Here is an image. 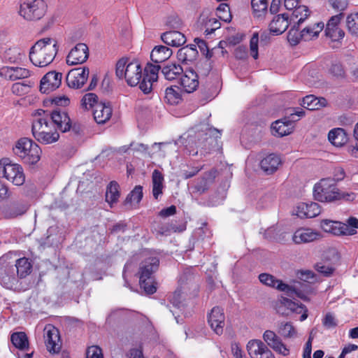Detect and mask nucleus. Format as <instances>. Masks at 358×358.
<instances>
[{
	"label": "nucleus",
	"mask_w": 358,
	"mask_h": 358,
	"mask_svg": "<svg viewBox=\"0 0 358 358\" xmlns=\"http://www.w3.org/2000/svg\"><path fill=\"white\" fill-rule=\"evenodd\" d=\"M198 51L195 45H189L179 49L177 53L178 59L183 65H191L196 59Z\"/></svg>",
	"instance_id": "28"
},
{
	"label": "nucleus",
	"mask_w": 358,
	"mask_h": 358,
	"mask_svg": "<svg viewBox=\"0 0 358 358\" xmlns=\"http://www.w3.org/2000/svg\"><path fill=\"white\" fill-rule=\"evenodd\" d=\"M217 16L224 22H230L231 15L229 11V7L227 3H221L217 8Z\"/></svg>",
	"instance_id": "54"
},
{
	"label": "nucleus",
	"mask_w": 358,
	"mask_h": 358,
	"mask_svg": "<svg viewBox=\"0 0 358 358\" xmlns=\"http://www.w3.org/2000/svg\"><path fill=\"white\" fill-rule=\"evenodd\" d=\"M160 69H126V81L129 86L139 85L145 94L151 92L152 83L157 80Z\"/></svg>",
	"instance_id": "4"
},
{
	"label": "nucleus",
	"mask_w": 358,
	"mask_h": 358,
	"mask_svg": "<svg viewBox=\"0 0 358 358\" xmlns=\"http://www.w3.org/2000/svg\"><path fill=\"white\" fill-rule=\"evenodd\" d=\"M0 173L15 185L20 186L25 182V175L22 166L13 163L8 158L0 161Z\"/></svg>",
	"instance_id": "9"
},
{
	"label": "nucleus",
	"mask_w": 358,
	"mask_h": 358,
	"mask_svg": "<svg viewBox=\"0 0 358 358\" xmlns=\"http://www.w3.org/2000/svg\"><path fill=\"white\" fill-rule=\"evenodd\" d=\"M45 345L51 353L58 352L60 350L59 336L57 329H48L45 336Z\"/></svg>",
	"instance_id": "32"
},
{
	"label": "nucleus",
	"mask_w": 358,
	"mask_h": 358,
	"mask_svg": "<svg viewBox=\"0 0 358 358\" xmlns=\"http://www.w3.org/2000/svg\"><path fill=\"white\" fill-rule=\"evenodd\" d=\"M164 176L158 170H155L152 173V194L155 199L162 194Z\"/></svg>",
	"instance_id": "42"
},
{
	"label": "nucleus",
	"mask_w": 358,
	"mask_h": 358,
	"mask_svg": "<svg viewBox=\"0 0 358 358\" xmlns=\"http://www.w3.org/2000/svg\"><path fill=\"white\" fill-rule=\"evenodd\" d=\"M165 101L170 105H177L182 101V90L177 86H171L165 90Z\"/></svg>",
	"instance_id": "36"
},
{
	"label": "nucleus",
	"mask_w": 358,
	"mask_h": 358,
	"mask_svg": "<svg viewBox=\"0 0 358 358\" xmlns=\"http://www.w3.org/2000/svg\"><path fill=\"white\" fill-rule=\"evenodd\" d=\"M289 16L287 14H281L275 16L269 24V31L274 35L282 34L289 26Z\"/></svg>",
	"instance_id": "29"
},
{
	"label": "nucleus",
	"mask_w": 358,
	"mask_h": 358,
	"mask_svg": "<svg viewBox=\"0 0 358 358\" xmlns=\"http://www.w3.org/2000/svg\"><path fill=\"white\" fill-rule=\"evenodd\" d=\"M181 229L180 231H182ZM178 228L173 222L166 223H157L153 226L152 231L155 234L156 236H169L171 232H176Z\"/></svg>",
	"instance_id": "40"
},
{
	"label": "nucleus",
	"mask_w": 358,
	"mask_h": 358,
	"mask_svg": "<svg viewBox=\"0 0 358 358\" xmlns=\"http://www.w3.org/2000/svg\"><path fill=\"white\" fill-rule=\"evenodd\" d=\"M15 268V273L19 278H24L31 273L32 264L29 259L22 257L18 259L15 264H13Z\"/></svg>",
	"instance_id": "34"
},
{
	"label": "nucleus",
	"mask_w": 358,
	"mask_h": 358,
	"mask_svg": "<svg viewBox=\"0 0 358 358\" xmlns=\"http://www.w3.org/2000/svg\"><path fill=\"white\" fill-rule=\"evenodd\" d=\"M275 308L276 312L282 315L288 316L292 313L301 314L303 304L299 303L298 302L294 301L287 297L281 296L275 302Z\"/></svg>",
	"instance_id": "12"
},
{
	"label": "nucleus",
	"mask_w": 358,
	"mask_h": 358,
	"mask_svg": "<svg viewBox=\"0 0 358 358\" xmlns=\"http://www.w3.org/2000/svg\"><path fill=\"white\" fill-rule=\"evenodd\" d=\"M329 141L335 146L340 147L347 141L345 131L342 128L331 129L328 134Z\"/></svg>",
	"instance_id": "39"
},
{
	"label": "nucleus",
	"mask_w": 358,
	"mask_h": 358,
	"mask_svg": "<svg viewBox=\"0 0 358 358\" xmlns=\"http://www.w3.org/2000/svg\"><path fill=\"white\" fill-rule=\"evenodd\" d=\"M301 106L309 110H319L327 104V101L323 97L317 98L314 95H307L303 98Z\"/></svg>",
	"instance_id": "33"
},
{
	"label": "nucleus",
	"mask_w": 358,
	"mask_h": 358,
	"mask_svg": "<svg viewBox=\"0 0 358 358\" xmlns=\"http://www.w3.org/2000/svg\"><path fill=\"white\" fill-rule=\"evenodd\" d=\"M220 136L221 131L208 124H201L196 127L194 135L189 134L188 143H194L203 155L210 152L217 145V138Z\"/></svg>",
	"instance_id": "2"
},
{
	"label": "nucleus",
	"mask_w": 358,
	"mask_h": 358,
	"mask_svg": "<svg viewBox=\"0 0 358 358\" xmlns=\"http://www.w3.org/2000/svg\"><path fill=\"white\" fill-rule=\"evenodd\" d=\"M259 280L262 284L275 288L280 292H284L286 294H290L294 291L289 285L284 283L282 280L275 278L273 275L268 273H261L259 275Z\"/></svg>",
	"instance_id": "23"
},
{
	"label": "nucleus",
	"mask_w": 358,
	"mask_h": 358,
	"mask_svg": "<svg viewBox=\"0 0 358 358\" xmlns=\"http://www.w3.org/2000/svg\"><path fill=\"white\" fill-rule=\"evenodd\" d=\"M320 227L324 231L331 233L334 235H353L356 231L349 228L345 223L341 222L332 221L330 220H323L320 222Z\"/></svg>",
	"instance_id": "14"
},
{
	"label": "nucleus",
	"mask_w": 358,
	"mask_h": 358,
	"mask_svg": "<svg viewBox=\"0 0 358 358\" xmlns=\"http://www.w3.org/2000/svg\"><path fill=\"white\" fill-rule=\"evenodd\" d=\"M179 83L187 93H192L199 87L198 75L193 69H187L180 77Z\"/></svg>",
	"instance_id": "22"
},
{
	"label": "nucleus",
	"mask_w": 358,
	"mask_h": 358,
	"mask_svg": "<svg viewBox=\"0 0 358 358\" xmlns=\"http://www.w3.org/2000/svg\"><path fill=\"white\" fill-rule=\"evenodd\" d=\"M315 200L320 202H331L341 199L335 182L331 178H323L313 188Z\"/></svg>",
	"instance_id": "7"
},
{
	"label": "nucleus",
	"mask_w": 358,
	"mask_h": 358,
	"mask_svg": "<svg viewBox=\"0 0 358 358\" xmlns=\"http://www.w3.org/2000/svg\"><path fill=\"white\" fill-rule=\"evenodd\" d=\"M176 207L172 205L168 208H163L162 210H161L159 213V215L162 217H167L173 215L174 214H176Z\"/></svg>",
	"instance_id": "63"
},
{
	"label": "nucleus",
	"mask_w": 358,
	"mask_h": 358,
	"mask_svg": "<svg viewBox=\"0 0 358 358\" xmlns=\"http://www.w3.org/2000/svg\"><path fill=\"white\" fill-rule=\"evenodd\" d=\"M58 51L57 41L50 38L38 40L30 49L29 59L36 67H46Z\"/></svg>",
	"instance_id": "1"
},
{
	"label": "nucleus",
	"mask_w": 358,
	"mask_h": 358,
	"mask_svg": "<svg viewBox=\"0 0 358 358\" xmlns=\"http://www.w3.org/2000/svg\"><path fill=\"white\" fill-rule=\"evenodd\" d=\"M347 29L352 35L358 36V13H351L346 18Z\"/></svg>",
	"instance_id": "48"
},
{
	"label": "nucleus",
	"mask_w": 358,
	"mask_h": 358,
	"mask_svg": "<svg viewBox=\"0 0 358 358\" xmlns=\"http://www.w3.org/2000/svg\"><path fill=\"white\" fill-rule=\"evenodd\" d=\"M278 333L284 338H292L296 335V331L292 324L287 322L280 323Z\"/></svg>",
	"instance_id": "50"
},
{
	"label": "nucleus",
	"mask_w": 358,
	"mask_h": 358,
	"mask_svg": "<svg viewBox=\"0 0 358 358\" xmlns=\"http://www.w3.org/2000/svg\"><path fill=\"white\" fill-rule=\"evenodd\" d=\"M188 169L181 170V176L183 179H189L196 176L201 170V167L199 166H187Z\"/></svg>",
	"instance_id": "58"
},
{
	"label": "nucleus",
	"mask_w": 358,
	"mask_h": 358,
	"mask_svg": "<svg viewBox=\"0 0 358 358\" xmlns=\"http://www.w3.org/2000/svg\"><path fill=\"white\" fill-rule=\"evenodd\" d=\"M89 69H71L66 76L68 86L73 89L81 88L89 76Z\"/></svg>",
	"instance_id": "18"
},
{
	"label": "nucleus",
	"mask_w": 358,
	"mask_h": 358,
	"mask_svg": "<svg viewBox=\"0 0 358 358\" xmlns=\"http://www.w3.org/2000/svg\"><path fill=\"white\" fill-rule=\"evenodd\" d=\"M50 115L51 124L55 126V129L63 133L70 131L71 118L65 110L57 108L51 111Z\"/></svg>",
	"instance_id": "15"
},
{
	"label": "nucleus",
	"mask_w": 358,
	"mask_h": 358,
	"mask_svg": "<svg viewBox=\"0 0 358 358\" xmlns=\"http://www.w3.org/2000/svg\"><path fill=\"white\" fill-rule=\"evenodd\" d=\"M47 8L44 0H22L20 5L19 14L28 21L38 20L45 15Z\"/></svg>",
	"instance_id": "8"
},
{
	"label": "nucleus",
	"mask_w": 358,
	"mask_h": 358,
	"mask_svg": "<svg viewBox=\"0 0 358 358\" xmlns=\"http://www.w3.org/2000/svg\"><path fill=\"white\" fill-rule=\"evenodd\" d=\"M334 178L331 179L334 182L336 181H341L344 179L345 176V171L341 167H335L333 172Z\"/></svg>",
	"instance_id": "62"
},
{
	"label": "nucleus",
	"mask_w": 358,
	"mask_h": 358,
	"mask_svg": "<svg viewBox=\"0 0 358 358\" xmlns=\"http://www.w3.org/2000/svg\"><path fill=\"white\" fill-rule=\"evenodd\" d=\"M89 57L88 47L85 43H78L71 50L66 57V64L69 66L82 64Z\"/></svg>",
	"instance_id": "17"
},
{
	"label": "nucleus",
	"mask_w": 358,
	"mask_h": 358,
	"mask_svg": "<svg viewBox=\"0 0 358 358\" xmlns=\"http://www.w3.org/2000/svg\"><path fill=\"white\" fill-rule=\"evenodd\" d=\"M322 324L327 329L336 327L337 326V322L334 315L331 313H327L322 320Z\"/></svg>",
	"instance_id": "59"
},
{
	"label": "nucleus",
	"mask_w": 358,
	"mask_h": 358,
	"mask_svg": "<svg viewBox=\"0 0 358 358\" xmlns=\"http://www.w3.org/2000/svg\"><path fill=\"white\" fill-rule=\"evenodd\" d=\"M13 345L20 350L29 349V340L24 332H15L10 336Z\"/></svg>",
	"instance_id": "43"
},
{
	"label": "nucleus",
	"mask_w": 358,
	"mask_h": 358,
	"mask_svg": "<svg viewBox=\"0 0 358 358\" xmlns=\"http://www.w3.org/2000/svg\"><path fill=\"white\" fill-rule=\"evenodd\" d=\"M343 16V13H338L331 16L327 23L325 34L334 41H340L345 36L344 31L338 27Z\"/></svg>",
	"instance_id": "13"
},
{
	"label": "nucleus",
	"mask_w": 358,
	"mask_h": 358,
	"mask_svg": "<svg viewBox=\"0 0 358 358\" xmlns=\"http://www.w3.org/2000/svg\"><path fill=\"white\" fill-rule=\"evenodd\" d=\"M264 341L276 352L287 356L289 354V350L283 344L280 338L271 330H266L263 334Z\"/></svg>",
	"instance_id": "21"
},
{
	"label": "nucleus",
	"mask_w": 358,
	"mask_h": 358,
	"mask_svg": "<svg viewBox=\"0 0 358 358\" xmlns=\"http://www.w3.org/2000/svg\"><path fill=\"white\" fill-rule=\"evenodd\" d=\"M161 38L164 43L173 47H179L186 42L185 35L182 32L176 30L163 33Z\"/></svg>",
	"instance_id": "30"
},
{
	"label": "nucleus",
	"mask_w": 358,
	"mask_h": 358,
	"mask_svg": "<svg viewBox=\"0 0 358 358\" xmlns=\"http://www.w3.org/2000/svg\"><path fill=\"white\" fill-rule=\"evenodd\" d=\"M304 115L305 111L302 108H297L295 109V112L291 113L288 117L291 120V122L294 124V122H297L300 117H303Z\"/></svg>",
	"instance_id": "64"
},
{
	"label": "nucleus",
	"mask_w": 358,
	"mask_h": 358,
	"mask_svg": "<svg viewBox=\"0 0 358 358\" xmlns=\"http://www.w3.org/2000/svg\"><path fill=\"white\" fill-rule=\"evenodd\" d=\"M315 268L317 272L326 277L330 276L334 271L332 266L324 265L322 262L317 263L315 266Z\"/></svg>",
	"instance_id": "56"
},
{
	"label": "nucleus",
	"mask_w": 358,
	"mask_h": 358,
	"mask_svg": "<svg viewBox=\"0 0 358 358\" xmlns=\"http://www.w3.org/2000/svg\"><path fill=\"white\" fill-rule=\"evenodd\" d=\"M164 78L168 80H178L182 76L183 69H161Z\"/></svg>",
	"instance_id": "52"
},
{
	"label": "nucleus",
	"mask_w": 358,
	"mask_h": 358,
	"mask_svg": "<svg viewBox=\"0 0 358 358\" xmlns=\"http://www.w3.org/2000/svg\"><path fill=\"white\" fill-rule=\"evenodd\" d=\"M321 237L320 233L309 228H301L297 229L292 236V240L296 244H302L313 242Z\"/></svg>",
	"instance_id": "24"
},
{
	"label": "nucleus",
	"mask_w": 358,
	"mask_h": 358,
	"mask_svg": "<svg viewBox=\"0 0 358 358\" xmlns=\"http://www.w3.org/2000/svg\"><path fill=\"white\" fill-rule=\"evenodd\" d=\"M41 123L32 122L31 131L35 139L43 144H50L57 141L59 138V134L56 129L51 131H44L41 129Z\"/></svg>",
	"instance_id": "19"
},
{
	"label": "nucleus",
	"mask_w": 358,
	"mask_h": 358,
	"mask_svg": "<svg viewBox=\"0 0 358 358\" xmlns=\"http://www.w3.org/2000/svg\"><path fill=\"white\" fill-rule=\"evenodd\" d=\"M130 148L134 152L143 154L148 153V145L141 143H131L130 144Z\"/></svg>",
	"instance_id": "61"
},
{
	"label": "nucleus",
	"mask_w": 358,
	"mask_h": 358,
	"mask_svg": "<svg viewBox=\"0 0 358 358\" xmlns=\"http://www.w3.org/2000/svg\"><path fill=\"white\" fill-rule=\"evenodd\" d=\"M97 103H100L98 102V96L94 93L86 94L81 100V106L85 109L95 108V105Z\"/></svg>",
	"instance_id": "51"
},
{
	"label": "nucleus",
	"mask_w": 358,
	"mask_h": 358,
	"mask_svg": "<svg viewBox=\"0 0 358 358\" xmlns=\"http://www.w3.org/2000/svg\"><path fill=\"white\" fill-rule=\"evenodd\" d=\"M17 282L13 264L3 256L0 257V284L6 289H13Z\"/></svg>",
	"instance_id": "10"
},
{
	"label": "nucleus",
	"mask_w": 358,
	"mask_h": 358,
	"mask_svg": "<svg viewBox=\"0 0 358 358\" xmlns=\"http://www.w3.org/2000/svg\"><path fill=\"white\" fill-rule=\"evenodd\" d=\"M321 212L320 206L315 202L301 203L296 209V215L301 218H311L317 216Z\"/></svg>",
	"instance_id": "25"
},
{
	"label": "nucleus",
	"mask_w": 358,
	"mask_h": 358,
	"mask_svg": "<svg viewBox=\"0 0 358 358\" xmlns=\"http://www.w3.org/2000/svg\"><path fill=\"white\" fill-rule=\"evenodd\" d=\"M194 42L200 49L201 52L205 55L207 58H210L213 54L221 53L223 55L224 53L226 52V51L224 50V47L222 45L224 43L222 41H220L219 43V46L213 48L211 52L209 50L205 41L196 38L194 39Z\"/></svg>",
	"instance_id": "38"
},
{
	"label": "nucleus",
	"mask_w": 358,
	"mask_h": 358,
	"mask_svg": "<svg viewBox=\"0 0 358 358\" xmlns=\"http://www.w3.org/2000/svg\"><path fill=\"white\" fill-rule=\"evenodd\" d=\"M143 196V187L141 185H136L126 197L124 204H131L133 203L138 204L141 201Z\"/></svg>",
	"instance_id": "46"
},
{
	"label": "nucleus",
	"mask_w": 358,
	"mask_h": 358,
	"mask_svg": "<svg viewBox=\"0 0 358 358\" xmlns=\"http://www.w3.org/2000/svg\"><path fill=\"white\" fill-rule=\"evenodd\" d=\"M281 163L280 157L275 154H269L260 162L261 169L267 174H271L277 171Z\"/></svg>",
	"instance_id": "31"
},
{
	"label": "nucleus",
	"mask_w": 358,
	"mask_h": 358,
	"mask_svg": "<svg viewBox=\"0 0 358 358\" xmlns=\"http://www.w3.org/2000/svg\"><path fill=\"white\" fill-rule=\"evenodd\" d=\"M159 259L150 257L143 260L139 266V285L148 294H152L157 291L154 273L158 270Z\"/></svg>",
	"instance_id": "5"
},
{
	"label": "nucleus",
	"mask_w": 358,
	"mask_h": 358,
	"mask_svg": "<svg viewBox=\"0 0 358 358\" xmlns=\"http://www.w3.org/2000/svg\"><path fill=\"white\" fill-rule=\"evenodd\" d=\"M324 28V23L316 22L304 27L301 31V37L304 41L311 40L317 37Z\"/></svg>",
	"instance_id": "37"
},
{
	"label": "nucleus",
	"mask_w": 358,
	"mask_h": 358,
	"mask_svg": "<svg viewBox=\"0 0 358 358\" xmlns=\"http://www.w3.org/2000/svg\"><path fill=\"white\" fill-rule=\"evenodd\" d=\"M258 42L259 34L257 32H255L250 41V55L255 59L258 58Z\"/></svg>",
	"instance_id": "55"
},
{
	"label": "nucleus",
	"mask_w": 358,
	"mask_h": 358,
	"mask_svg": "<svg viewBox=\"0 0 358 358\" xmlns=\"http://www.w3.org/2000/svg\"><path fill=\"white\" fill-rule=\"evenodd\" d=\"M251 5L254 15L257 17H262L267 12V0H252Z\"/></svg>",
	"instance_id": "47"
},
{
	"label": "nucleus",
	"mask_w": 358,
	"mask_h": 358,
	"mask_svg": "<svg viewBox=\"0 0 358 358\" xmlns=\"http://www.w3.org/2000/svg\"><path fill=\"white\" fill-rule=\"evenodd\" d=\"M29 206L22 200L13 201L1 207V212L6 219H15L28 210Z\"/></svg>",
	"instance_id": "11"
},
{
	"label": "nucleus",
	"mask_w": 358,
	"mask_h": 358,
	"mask_svg": "<svg viewBox=\"0 0 358 358\" xmlns=\"http://www.w3.org/2000/svg\"><path fill=\"white\" fill-rule=\"evenodd\" d=\"M119 185L115 181H111L107 187L106 200L108 203H115L120 197Z\"/></svg>",
	"instance_id": "45"
},
{
	"label": "nucleus",
	"mask_w": 358,
	"mask_h": 358,
	"mask_svg": "<svg viewBox=\"0 0 358 358\" xmlns=\"http://www.w3.org/2000/svg\"><path fill=\"white\" fill-rule=\"evenodd\" d=\"M331 7L340 13H343L348 6V0H329Z\"/></svg>",
	"instance_id": "57"
},
{
	"label": "nucleus",
	"mask_w": 358,
	"mask_h": 358,
	"mask_svg": "<svg viewBox=\"0 0 358 358\" xmlns=\"http://www.w3.org/2000/svg\"><path fill=\"white\" fill-rule=\"evenodd\" d=\"M86 354L87 358H103L101 349L96 345L89 347Z\"/></svg>",
	"instance_id": "60"
},
{
	"label": "nucleus",
	"mask_w": 358,
	"mask_h": 358,
	"mask_svg": "<svg viewBox=\"0 0 358 358\" xmlns=\"http://www.w3.org/2000/svg\"><path fill=\"white\" fill-rule=\"evenodd\" d=\"M62 73L55 71L47 73L41 79L40 91L44 94L57 89L62 83Z\"/></svg>",
	"instance_id": "16"
},
{
	"label": "nucleus",
	"mask_w": 358,
	"mask_h": 358,
	"mask_svg": "<svg viewBox=\"0 0 358 358\" xmlns=\"http://www.w3.org/2000/svg\"><path fill=\"white\" fill-rule=\"evenodd\" d=\"M31 87L30 83H15L12 85V92L17 96H22L29 92Z\"/></svg>",
	"instance_id": "53"
},
{
	"label": "nucleus",
	"mask_w": 358,
	"mask_h": 358,
	"mask_svg": "<svg viewBox=\"0 0 358 358\" xmlns=\"http://www.w3.org/2000/svg\"><path fill=\"white\" fill-rule=\"evenodd\" d=\"M273 134L275 136L282 137L290 134L293 131L294 123L287 117L283 120H278L271 125Z\"/></svg>",
	"instance_id": "26"
},
{
	"label": "nucleus",
	"mask_w": 358,
	"mask_h": 358,
	"mask_svg": "<svg viewBox=\"0 0 358 358\" xmlns=\"http://www.w3.org/2000/svg\"><path fill=\"white\" fill-rule=\"evenodd\" d=\"M224 320V310L219 306L213 308L208 315V324L211 329L218 335L222 334L223 332Z\"/></svg>",
	"instance_id": "20"
},
{
	"label": "nucleus",
	"mask_w": 358,
	"mask_h": 358,
	"mask_svg": "<svg viewBox=\"0 0 358 358\" xmlns=\"http://www.w3.org/2000/svg\"><path fill=\"white\" fill-rule=\"evenodd\" d=\"M173 51L169 48L164 45L155 46L150 53V59L152 64L149 62L145 64L140 57H122L116 63L115 67H161L158 64L166 61L172 55Z\"/></svg>",
	"instance_id": "3"
},
{
	"label": "nucleus",
	"mask_w": 358,
	"mask_h": 358,
	"mask_svg": "<svg viewBox=\"0 0 358 358\" xmlns=\"http://www.w3.org/2000/svg\"><path fill=\"white\" fill-rule=\"evenodd\" d=\"M70 103V99L68 96L65 95L62 96H57L54 97H51L50 99H45L43 101V105L45 106H48L50 104L55 105L57 106H63L66 107L69 106Z\"/></svg>",
	"instance_id": "49"
},
{
	"label": "nucleus",
	"mask_w": 358,
	"mask_h": 358,
	"mask_svg": "<svg viewBox=\"0 0 358 358\" xmlns=\"http://www.w3.org/2000/svg\"><path fill=\"white\" fill-rule=\"evenodd\" d=\"M15 155L20 157L24 163L34 165L41 159V149L31 139L21 138L13 148Z\"/></svg>",
	"instance_id": "6"
},
{
	"label": "nucleus",
	"mask_w": 358,
	"mask_h": 358,
	"mask_svg": "<svg viewBox=\"0 0 358 358\" xmlns=\"http://www.w3.org/2000/svg\"><path fill=\"white\" fill-rule=\"evenodd\" d=\"M310 15V11L306 6H298L294 8L290 21L297 24V29L301 24Z\"/></svg>",
	"instance_id": "41"
},
{
	"label": "nucleus",
	"mask_w": 358,
	"mask_h": 358,
	"mask_svg": "<svg viewBox=\"0 0 358 358\" xmlns=\"http://www.w3.org/2000/svg\"><path fill=\"white\" fill-rule=\"evenodd\" d=\"M0 76L10 80L27 78L30 76L28 69H1Z\"/></svg>",
	"instance_id": "35"
},
{
	"label": "nucleus",
	"mask_w": 358,
	"mask_h": 358,
	"mask_svg": "<svg viewBox=\"0 0 358 358\" xmlns=\"http://www.w3.org/2000/svg\"><path fill=\"white\" fill-rule=\"evenodd\" d=\"M266 344L260 340H252L247 345L248 352L251 358H261V353Z\"/></svg>",
	"instance_id": "44"
},
{
	"label": "nucleus",
	"mask_w": 358,
	"mask_h": 358,
	"mask_svg": "<svg viewBox=\"0 0 358 358\" xmlns=\"http://www.w3.org/2000/svg\"><path fill=\"white\" fill-rule=\"evenodd\" d=\"M112 112L113 110L109 103L106 104L100 102L95 105V108L93 110L94 120L99 124H104L111 117Z\"/></svg>",
	"instance_id": "27"
}]
</instances>
